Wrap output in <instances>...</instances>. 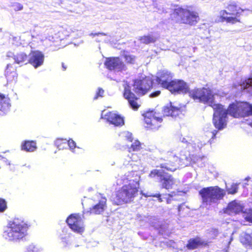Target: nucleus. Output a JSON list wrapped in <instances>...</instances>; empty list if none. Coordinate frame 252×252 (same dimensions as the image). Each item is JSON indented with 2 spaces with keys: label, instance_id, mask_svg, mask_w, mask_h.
I'll list each match as a JSON object with an SVG mask.
<instances>
[{
  "label": "nucleus",
  "instance_id": "f257e3e1",
  "mask_svg": "<svg viewBox=\"0 0 252 252\" xmlns=\"http://www.w3.org/2000/svg\"><path fill=\"white\" fill-rule=\"evenodd\" d=\"M153 85L154 80L149 77L146 76L142 79L134 80L132 90L135 94L131 91L129 85H126L124 86L123 96L127 100L129 107L134 111L138 110L141 106V103L137 96L145 95L153 88Z\"/></svg>",
  "mask_w": 252,
  "mask_h": 252
},
{
  "label": "nucleus",
  "instance_id": "f03ea898",
  "mask_svg": "<svg viewBox=\"0 0 252 252\" xmlns=\"http://www.w3.org/2000/svg\"><path fill=\"white\" fill-rule=\"evenodd\" d=\"M163 160L165 162L160 163L157 166L161 169L152 170L149 174V177L151 178H157L161 188L168 190L172 189L173 186L175 183V180L172 175L165 172V170L171 172L175 171L178 167L179 158L175 155L169 154Z\"/></svg>",
  "mask_w": 252,
  "mask_h": 252
},
{
  "label": "nucleus",
  "instance_id": "7ed1b4c3",
  "mask_svg": "<svg viewBox=\"0 0 252 252\" xmlns=\"http://www.w3.org/2000/svg\"><path fill=\"white\" fill-rule=\"evenodd\" d=\"M124 185L116 191L114 198L115 203L118 205L129 203L138 195L140 188V177L130 172L123 179Z\"/></svg>",
  "mask_w": 252,
  "mask_h": 252
},
{
  "label": "nucleus",
  "instance_id": "20e7f679",
  "mask_svg": "<svg viewBox=\"0 0 252 252\" xmlns=\"http://www.w3.org/2000/svg\"><path fill=\"white\" fill-rule=\"evenodd\" d=\"M212 108L214 111L213 124L218 130L226 126L228 114L235 118H241L240 101L236 100L231 103L227 109L220 103L213 105Z\"/></svg>",
  "mask_w": 252,
  "mask_h": 252
},
{
  "label": "nucleus",
  "instance_id": "39448f33",
  "mask_svg": "<svg viewBox=\"0 0 252 252\" xmlns=\"http://www.w3.org/2000/svg\"><path fill=\"white\" fill-rule=\"evenodd\" d=\"M172 73L166 70L159 71L156 78L157 83L172 94H187L189 86L182 79H172Z\"/></svg>",
  "mask_w": 252,
  "mask_h": 252
},
{
  "label": "nucleus",
  "instance_id": "423d86ee",
  "mask_svg": "<svg viewBox=\"0 0 252 252\" xmlns=\"http://www.w3.org/2000/svg\"><path fill=\"white\" fill-rule=\"evenodd\" d=\"M31 224L19 219L14 218L8 222L2 234V237L11 242H19L27 235V231Z\"/></svg>",
  "mask_w": 252,
  "mask_h": 252
},
{
  "label": "nucleus",
  "instance_id": "0eeeda50",
  "mask_svg": "<svg viewBox=\"0 0 252 252\" xmlns=\"http://www.w3.org/2000/svg\"><path fill=\"white\" fill-rule=\"evenodd\" d=\"M170 19L176 24L194 26L200 19L197 12L193 10L191 6H187L174 9L170 14Z\"/></svg>",
  "mask_w": 252,
  "mask_h": 252
},
{
  "label": "nucleus",
  "instance_id": "6e6552de",
  "mask_svg": "<svg viewBox=\"0 0 252 252\" xmlns=\"http://www.w3.org/2000/svg\"><path fill=\"white\" fill-rule=\"evenodd\" d=\"M244 11L245 9L242 8L237 2L229 1L225 6V9L220 11L219 22L231 24L240 23V17Z\"/></svg>",
  "mask_w": 252,
  "mask_h": 252
},
{
  "label": "nucleus",
  "instance_id": "1a4fd4ad",
  "mask_svg": "<svg viewBox=\"0 0 252 252\" xmlns=\"http://www.w3.org/2000/svg\"><path fill=\"white\" fill-rule=\"evenodd\" d=\"M187 93L189 97L194 101L208 104L212 108L213 105L217 104L215 103L214 94L208 88H194L191 90L189 88Z\"/></svg>",
  "mask_w": 252,
  "mask_h": 252
},
{
  "label": "nucleus",
  "instance_id": "9d476101",
  "mask_svg": "<svg viewBox=\"0 0 252 252\" xmlns=\"http://www.w3.org/2000/svg\"><path fill=\"white\" fill-rule=\"evenodd\" d=\"M199 194L201 197L203 204L211 205L222 199L225 192L223 189L218 186H213L202 188L199 191Z\"/></svg>",
  "mask_w": 252,
  "mask_h": 252
},
{
  "label": "nucleus",
  "instance_id": "9b49d317",
  "mask_svg": "<svg viewBox=\"0 0 252 252\" xmlns=\"http://www.w3.org/2000/svg\"><path fill=\"white\" fill-rule=\"evenodd\" d=\"M143 125L147 130H156L161 126L162 118L158 117L154 111H148L143 115Z\"/></svg>",
  "mask_w": 252,
  "mask_h": 252
},
{
  "label": "nucleus",
  "instance_id": "f8f14e48",
  "mask_svg": "<svg viewBox=\"0 0 252 252\" xmlns=\"http://www.w3.org/2000/svg\"><path fill=\"white\" fill-rule=\"evenodd\" d=\"M66 221L69 228L74 232L81 233L84 231L83 222L81 216L77 214L69 215Z\"/></svg>",
  "mask_w": 252,
  "mask_h": 252
},
{
  "label": "nucleus",
  "instance_id": "ddd939ff",
  "mask_svg": "<svg viewBox=\"0 0 252 252\" xmlns=\"http://www.w3.org/2000/svg\"><path fill=\"white\" fill-rule=\"evenodd\" d=\"M185 109V106L184 105L175 106L171 102H170L162 107V112L164 117H176L183 114Z\"/></svg>",
  "mask_w": 252,
  "mask_h": 252
},
{
  "label": "nucleus",
  "instance_id": "4468645a",
  "mask_svg": "<svg viewBox=\"0 0 252 252\" xmlns=\"http://www.w3.org/2000/svg\"><path fill=\"white\" fill-rule=\"evenodd\" d=\"M104 65L109 70H117L122 71L126 69L125 63L122 62L119 57H109L106 58Z\"/></svg>",
  "mask_w": 252,
  "mask_h": 252
},
{
  "label": "nucleus",
  "instance_id": "2eb2a0df",
  "mask_svg": "<svg viewBox=\"0 0 252 252\" xmlns=\"http://www.w3.org/2000/svg\"><path fill=\"white\" fill-rule=\"evenodd\" d=\"M29 63L36 68L43 63L44 56L42 52L39 50L31 51L29 55Z\"/></svg>",
  "mask_w": 252,
  "mask_h": 252
},
{
  "label": "nucleus",
  "instance_id": "dca6fc26",
  "mask_svg": "<svg viewBox=\"0 0 252 252\" xmlns=\"http://www.w3.org/2000/svg\"><path fill=\"white\" fill-rule=\"evenodd\" d=\"M107 199L105 197H101L98 202L88 211L90 215H100L103 213L107 207Z\"/></svg>",
  "mask_w": 252,
  "mask_h": 252
},
{
  "label": "nucleus",
  "instance_id": "f3484780",
  "mask_svg": "<svg viewBox=\"0 0 252 252\" xmlns=\"http://www.w3.org/2000/svg\"><path fill=\"white\" fill-rule=\"evenodd\" d=\"M243 209V205L236 200H233L228 204L223 210V212L228 215H236L242 212Z\"/></svg>",
  "mask_w": 252,
  "mask_h": 252
},
{
  "label": "nucleus",
  "instance_id": "a211bd4d",
  "mask_svg": "<svg viewBox=\"0 0 252 252\" xmlns=\"http://www.w3.org/2000/svg\"><path fill=\"white\" fill-rule=\"evenodd\" d=\"M209 242L202 240L200 237H196L188 241L186 247L188 250H192L199 247H206L209 246Z\"/></svg>",
  "mask_w": 252,
  "mask_h": 252
},
{
  "label": "nucleus",
  "instance_id": "6ab92c4d",
  "mask_svg": "<svg viewBox=\"0 0 252 252\" xmlns=\"http://www.w3.org/2000/svg\"><path fill=\"white\" fill-rule=\"evenodd\" d=\"M105 118L110 124L116 126H122L124 125V120L120 115L114 113L108 112L105 115Z\"/></svg>",
  "mask_w": 252,
  "mask_h": 252
},
{
  "label": "nucleus",
  "instance_id": "aec40b11",
  "mask_svg": "<svg viewBox=\"0 0 252 252\" xmlns=\"http://www.w3.org/2000/svg\"><path fill=\"white\" fill-rule=\"evenodd\" d=\"M10 99L7 96L0 94V115H4L10 110Z\"/></svg>",
  "mask_w": 252,
  "mask_h": 252
},
{
  "label": "nucleus",
  "instance_id": "412c9836",
  "mask_svg": "<svg viewBox=\"0 0 252 252\" xmlns=\"http://www.w3.org/2000/svg\"><path fill=\"white\" fill-rule=\"evenodd\" d=\"M239 85L241 91L252 95V75L242 81Z\"/></svg>",
  "mask_w": 252,
  "mask_h": 252
},
{
  "label": "nucleus",
  "instance_id": "4be33fe9",
  "mask_svg": "<svg viewBox=\"0 0 252 252\" xmlns=\"http://www.w3.org/2000/svg\"><path fill=\"white\" fill-rule=\"evenodd\" d=\"M241 118L252 116V104L247 101H240Z\"/></svg>",
  "mask_w": 252,
  "mask_h": 252
},
{
  "label": "nucleus",
  "instance_id": "5701e85b",
  "mask_svg": "<svg viewBox=\"0 0 252 252\" xmlns=\"http://www.w3.org/2000/svg\"><path fill=\"white\" fill-rule=\"evenodd\" d=\"M13 59L15 63L20 64L21 66L29 63V57L24 52L17 53L14 55Z\"/></svg>",
  "mask_w": 252,
  "mask_h": 252
},
{
  "label": "nucleus",
  "instance_id": "b1692460",
  "mask_svg": "<svg viewBox=\"0 0 252 252\" xmlns=\"http://www.w3.org/2000/svg\"><path fill=\"white\" fill-rule=\"evenodd\" d=\"M240 241L247 249L252 250V233L243 234L240 237Z\"/></svg>",
  "mask_w": 252,
  "mask_h": 252
},
{
  "label": "nucleus",
  "instance_id": "393cba45",
  "mask_svg": "<svg viewBox=\"0 0 252 252\" xmlns=\"http://www.w3.org/2000/svg\"><path fill=\"white\" fill-rule=\"evenodd\" d=\"M36 148V143L33 140L24 141L21 145V149L26 152H33Z\"/></svg>",
  "mask_w": 252,
  "mask_h": 252
},
{
  "label": "nucleus",
  "instance_id": "a878e982",
  "mask_svg": "<svg viewBox=\"0 0 252 252\" xmlns=\"http://www.w3.org/2000/svg\"><path fill=\"white\" fill-rule=\"evenodd\" d=\"M157 39V37L153 35L148 34L140 37L139 40L144 44H149L156 42Z\"/></svg>",
  "mask_w": 252,
  "mask_h": 252
},
{
  "label": "nucleus",
  "instance_id": "bb28decb",
  "mask_svg": "<svg viewBox=\"0 0 252 252\" xmlns=\"http://www.w3.org/2000/svg\"><path fill=\"white\" fill-rule=\"evenodd\" d=\"M142 149L141 144L138 140H135L128 148V151L129 153L132 152H137Z\"/></svg>",
  "mask_w": 252,
  "mask_h": 252
},
{
  "label": "nucleus",
  "instance_id": "cd10ccee",
  "mask_svg": "<svg viewBox=\"0 0 252 252\" xmlns=\"http://www.w3.org/2000/svg\"><path fill=\"white\" fill-rule=\"evenodd\" d=\"M5 74L7 79H9L11 78V77H13L14 78L15 76L16 73L15 69L12 67V65L8 64L6 67Z\"/></svg>",
  "mask_w": 252,
  "mask_h": 252
},
{
  "label": "nucleus",
  "instance_id": "c85d7f7f",
  "mask_svg": "<svg viewBox=\"0 0 252 252\" xmlns=\"http://www.w3.org/2000/svg\"><path fill=\"white\" fill-rule=\"evenodd\" d=\"M55 144L59 150H63L66 148L67 145V141L66 139L58 138L56 140Z\"/></svg>",
  "mask_w": 252,
  "mask_h": 252
},
{
  "label": "nucleus",
  "instance_id": "c756f323",
  "mask_svg": "<svg viewBox=\"0 0 252 252\" xmlns=\"http://www.w3.org/2000/svg\"><path fill=\"white\" fill-rule=\"evenodd\" d=\"M238 185L237 184H232L230 187L227 189L226 191L228 194H234L237 192Z\"/></svg>",
  "mask_w": 252,
  "mask_h": 252
},
{
  "label": "nucleus",
  "instance_id": "7c9ffc66",
  "mask_svg": "<svg viewBox=\"0 0 252 252\" xmlns=\"http://www.w3.org/2000/svg\"><path fill=\"white\" fill-rule=\"evenodd\" d=\"M7 209V203L5 199L0 198V213L3 212Z\"/></svg>",
  "mask_w": 252,
  "mask_h": 252
},
{
  "label": "nucleus",
  "instance_id": "2f4dec72",
  "mask_svg": "<svg viewBox=\"0 0 252 252\" xmlns=\"http://www.w3.org/2000/svg\"><path fill=\"white\" fill-rule=\"evenodd\" d=\"M125 61L127 63L133 64L134 62V57L130 55H125L124 56Z\"/></svg>",
  "mask_w": 252,
  "mask_h": 252
},
{
  "label": "nucleus",
  "instance_id": "473e14b6",
  "mask_svg": "<svg viewBox=\"0 0 252 252\" xmlns=\"http://www.w3.org/2000/svg\"><path fill=\"white\" fill-rule=\"evenodd\" d=\"M104 92V91L102 88H98L96 93V94L94 97V99L95 100L97 99L98 97H103Z\"/></svg>",
  "mask_w": 252,
  "mask_h": 252
},
{
  "label": "nucleus",
  "instance_id": "72a5a7b5",
  "mask_svg": "<svg viewBox=\"0 0 252 252\" xmlns=\"http://www.w3.org/2000/svg\"><path fill=\"white\" fill-rule=\"evenodd\" d=\"M210 235L212 236L213 239H216L219 234L218 229L217 228H212L209 232Z\"/></svg>",
  "mask_w": 252,
  "mask_h": 252
},
{
  "label": "nucleus",
  "instance_id": "f704fd0d",
  "mask_svg": "<svg viewBox=\"0 0 252 252\" xmlns=\"http://www.w3.org/2000/svg\"><path fill=\"white\" fill-rule=\"evenodd\" d=\"M245 219L247 221L252 222V210H249L245 217Z\"/></svg>",
  "mask_w": 252,
  "mask_h": 252
},
{
  "label": "nucleus",
  "instance_id": "c9c22d12",
  "mask_svg": "<svg viewBox=\"0 0 252 252\" xmlns=\"http://www.w3.org/2000/svg\"><path fill=\"white\" fill-rule=\"evenodd\" d=\"M67 145H68L70 149L72 150L74 149L76 147L75 142L71 139L67 141Z\"/></svg>",
  "mask_w": 252,
  "mask_h": 252
},
{
  "label": "nucleus",
  "instance_id": "e433bc0d",
  "mask_svg": "<svg viewBox=\"0 0 252 252\" xmlns=\"http://www.w3.org/2000/svg\"><path fill=\"white\" fill-rule=\"evenodd\" d=\"M15 11H20L23 9V5L19 3H16L13 5Z\"/></svg>",
  "mask_w": 252,
  "mask_h": 252
},
{
  "label": "nucleus",
  "instance_id": "4c0bfd02",
  "mask_svg": "<svg viewBox=\"0 0 252 252\" xmlns=\"http://www.w3.org/2000/svg\"><path fill=\"white\" fill-rule=\"evenodd\" d=\"M161 93L160 91H156L150 94V97H155L158 96Z\"/></svg>",
  "mask_w": 252,
  "mask_h": 252
},
{
  "label": "nucleus",
  "instance_id": "58836bf2",
  "mask_svg": "<svg viewBox=\"0 0 252 252\" xmlns=\"http://www.w3.org/2000/svg\"><path fill=\"white\" fill-rule=\"evenodd\" d=\"M150 196L158 198L159 202H161L163 201L162 199L161 198V195L159 193L153 194V195H150Z\"/></svg>",
  "mask_w": 252,
  "mask_h": 252
},
{
  "label": "nucleus",
  "instance_id": "ea45409f",
  "mask_svg": "<svg viewBox=\"0 0 252 252\" xmlns=\"http://www.w3.org/2000/svg\"><path fill=\"white\" fill-rule=\"evenodd\" d=\"M218 133V131L216 130H213L212 132V138L211 139L212 140H214V139L216 138V134L217 133Z\"/></svg>",
  "mask_w": 252,
  "mask_h": 252
},
{
  "label": "nucleus",
  "instance_id": "a19ab883",
  "mask_svg": "<svg viewBox=\"0 0 252 252\" xmlns=\"http://www.w3.org/2000/svg\"><path fill=\"white\" fill-rule=\"evenodd\" d=\"M127 140L129 142H132L133 138H132V137L131 134L129 135V136H127Z\"/></svg>",
  "mask_w": 252,
  "mask_h": 252
},
{
  "label": "nucleus",
  "instance_id": "79ce46f5",
  "mask_svg": "<svg viewBox=\"0 0 252 252\" xmlns=\"http://www.w3.org/2000/svg\"><path fill=\"white\" fill-rule=\"evenodd\" d=\"M32 248H33L34 249V247L32 248L31 247H30L29 248V249H28V252H37V250L36 249V250L35 251H33V250H32Z\"/></svg>",
  "mask_w": 252,
  "mask_h": 252
},
{
  "label": "nucleus",
  "instance_id": "37998d69",
  "mask_svg": "<svg viewBox=\"0 0 252 252\" xmlns=\"http://www.w3.org/2000/svg\"><path fill=\"white\" fill-rule=\"evenodd\" d=\"M62 67L63 68V70H65L67 68L66 66L65 65L64 63H62Z\"/></svg>",
  "mask_w": 252,
  "mask_h": 252
},
{
  "label": "nucleus",
  "instance_id": "c03bdc74",
  "mask_svg": "<svg viewBox=\"0 0 252 252\" xmlns=\"http://www.w3.org/2000/svg\"><path fill=\"white\" fill-rule=\"evenodd\" d=\"M174 192H172V193H168L167 194V196L169 197V198H171L173 196V193H174Z\"/></svg>",
  "mask_w": 252,
  "mask_h": 252
},
{
  "label": "nucleus",
  "instance_id": "a18cd8bd",
  "mask_svg": "<svg viewBox=\"0 0 252 252\" xmlns=\"http://www.w3.org/2000/svg\"><path fill=\"white\" fill-rule=\"evenodd\" d=\"M170 201H171V199L169 198H167L166 199V202H167V203H168V204L170 203Z\"/></svg>",
  "mask_w": 252,
  "mask_h": 252
},
{
  "label": "nucleus",
  "instance_id": "49530a36",
  "mask_svg": "<svg viewBox=\"0 0 252 252\" xmlns=\"http://www.w3.org/2000/svg\"><path fill=\"white\" fill-rule=\"evenodd\" d=\"M94 35H105V34L103 33L98 32V33H95Z\"/></svg>",
  "mask_w": 252,
  "mask_h": 252
},
{
  "label": "nucleus",
  "instance_id": "de8ad7c7",
  "mask_svg": "<svg viewBox=\"0 0 252 252\" xmlns=\"http://www.w3.org/2000/svg\"><path fill=\"white\" fill-rule=\"evenodd\" d=\"M249 125L252 127V121L249 124Z\"/></svg>",
  "mask_w": 252,
  "mask_h": 252
},
{
  "label": "nucleus",
  "instance_id": "09e8293b",
  "mask_svg": "<svg viewBox=\"0 0 252 252\" xmlns=\"http://www.w3.org/2000/svg\"><path fill=\"white\" fill-rule=\"evenodd\" d=\"M233 87H234L235 88H236V85H233Z\"/></svg>",
  "mask_w": 252,
  "mask_h": 252
}]
</instances>
